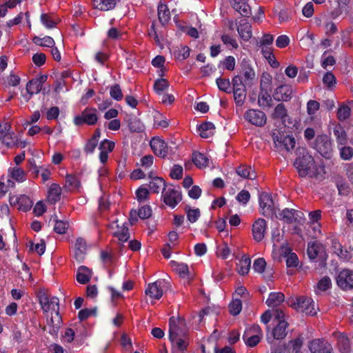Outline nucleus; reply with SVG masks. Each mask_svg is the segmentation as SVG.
I'll use <instances>...</instances> for the list:
<instances>
[{"label": "nucleus", "instance_id": "obj_1", "mask_svg": "<svg viewBox=\"0 0 353 353\" xmlns=\"http://www.w3.org/2000/svg\"><path fill=\"white\" fill-rule=\"evenodd\" d=\"M299 176L322 181L325 178V170L323 160L319 156H299L294 161Z\"/></svg>", "mask_w": 353, "mask_h": 353}, {"label": "nucleus", "instance_id": "obj_2", "mask_svg": "<svg viewBox=\"0 0 353 353\" xmlns=\"http://www.w3.org/2000/svg\"><path fill=\"white\" fill-rule=\"evenodd\" d=\"M288 303L297 312L310 316L316 314L315 304L311 298L302 296L288 301Z\"/></svg>", "mask_w": 353, "mask_h": 353}, {"label": "nucleus", "instance_id": "obj_3", "mask_svg": "<svg viewBox=\"0 0 353 353\" xmlns=\"http://www.w3.org/2000/svg\"><path fill=\"white\" fill-rule=\"evenodd\" d=\"M188 328L184 317L172 316L169 319V339L176 336H188Z\"/></svg>", "mask_w": 353, "mask_h": 353}, {"label": "nucleus", "instance_id": "obj_4", "mask_svg": "<svg viewBox=\"0 0 353 353\" xmlns=\"http://www.w3.org/2000/svg\"><path fill=\"white\" fill-rule=\"evenodd\" d=\"M259 202L262 215L268 218H272L276 214L274 203L270 193L261 192L259 196Z\"/></svg>", "mask_w": 353, "mask_h": 353}, {"label": "nucleus", "instance_id": "obj_5", "mask_svg": "<svg viewBox=\"0 0 353 353\" xmlns=\"http://www.w3.org/2000/svg\"><path fill=\"white\" fill-rule=\"evenodd\" d=\"M307 253L310 260H314L318 258L321 261V265L323 266L325 265L327 254L322 243L317 241L308 243Z\"/></svg>", "mask_w": 353, "mask_h": 353}, {"label": "nucleus", "instance_id": "obj_6", "mask_svg": "<svg viewBox=\"0 0 353 353\" xmlns=\"http://www.w3.org/2000/svg\"><path fill=\"white\" fill-rule=\"evenodd\" d=\"M161 197L165 205L172 208H174L182 200V194L180 188L176 189L172 185L166 187L164 191H162Z\"/></svg>", "mask_w": 353, "mask_h": 353}, {"label": "nucleus", "instance_id": "obj_7", "mask_svg": "<svg viewBox=\"0 0 353 353\" xmlns=\"http://www.w3.org/2000/svg\"><path fill=\"white\" fill-rule=\"evenodd\" d=\"M262 335L263 333L260 326L256 324L245 330L242 339L248 347H254L259 344Z\"/></svg>", "mask_w": 353, "mask_h": 353}, {"label": "nucleus", "instance_id": "obj_8", "mask_svg": "<svg viewBox=\"0 0 353 353\" xmlns=\"http://www.w3.org/2000/svg\"><path fill=\"white\" fill-rule=\"evenodd\" d=\"M272 136L275 146L281 151L285 150L290 152L295 147V139L292 136L281 135L278 131H274Z\"/></svg>", "mask_w": 353, "mask_h": 353}, {"label": "nucleus", "instance_id": "obj_9", "mask_svg": "<svg viewBox=\"0 0 353 353\" xmlns=\"http://www.w3.org/2000/svg\"><path fill=\"white\" fill-rule=\"evenodd\" d=\"M170 283L164 279H159L153 283H149L145 290L146 295L150 299L159 300L163 294L165 288H168Z\"/></svg>", "mask_w": 353, "mask_h": 353}, {"label": "nucleus", "instance_id": "obj_10", "mask_svg": "<svg viewBox=\"0 0 353 353\" xmlns=\"http://www.w3.org/2000/svg\"><path fill=\"white\" fill-rule=\"evenodd\" d=\"M98 121L97 110L96 108H87L80 115H77L74 119V123L77 125L87 124L93 125Z\"/></svg>", "mask_w": 353, "mask_h": 353}, {"label": "nucleus", "instance_id": "obj_11", "mask_svg": "<svg viewBox=\"0 0 353 353\" xmlns=\"http://www.w3.org/2000/svg\"><path fill=\"white\" fill-rule=\"evenodd\" d=\"M232 85L233 88L234 99L238 106H241L245 101L246 96V90L242 79L239 75L235 76L232 79Z\"/></svg>", "mask_w": 353, "mask_h": 353}, {"label": "nucleus", "instance_id": "obj_12", "mask_svg": "<svg viewBox=\"0 0 353 353\" xmlns=\"http://www.w3.org/2000/svg\"><path fill=\"white\" fill-rule=\"evenodd\" d=\"M288 325L289 324L286 321L277 322L270 334H267L266 339L268 343L272 344L274 340H282L285 339L288 333L287 328Z\"/></svg>", "mask_w": 353, "mask_h": 353}, {"label": "nucleus", "instance_id": "obj_13", "mask_svg": "<svg viewBox=\"0 0 353 353\" xmlns=\"http://www.w3.org/2000/svg\"><path fill=\"white\" fill-rule=\"evenodd\" d=\"M245 119L250 123L261 127L266 123L267 117L265 114L261 110L250 109L244 114Z\"/></svg>", "mask_w": 353, "mask_h": 353}, {"label": "nucleus", "instance_id": "obj_14", "mask_svg": "<svg viewBox=\"0 0 353 353\" xmlns=\"http://www.w3.org/2000/svg\"><path fill=\"white\" fill-rule=\"evenodd\" d=\"M311 353H332V344L323 339H315L311 341L308 345Z\"/></svg>", "mask_w": 353, "mask_h": 353}, {"label": "nucleus", "instance_id": "obj_15", "mask_svg": "<svg viewBox=\"0 0 353 353\" xmlns=\"http://www.w3.org/2000/svg\"><path fill=\"white\" fill-rule=\"evenodd\" d=\"M336 283L343 290L353 289V271L347 269L341 270L336 278Z\"/></svg>", "mask_w": 353, "mask_h": 353}, {"label": "nucleus", "instance_id": "obj_16", "mask_svg": "<svg viewBox=\"0 0 353 353\" xmlns=\"http://www.w3.org/2000/svg\"><path fill=\"white\" fill-rule=\"evenodd\" d=\"M150 145L152 150L155 154H162L163 153H175L172 147H169L167 143L159 137H154L151 139Z\"/></svg>", "mask_w": 353, "mask_h": 353}, {"label": "nucleus", "instance_id": "obj_17", "mask_svg": "<svg viewBox=\"0 0 353 353\" xmlns=\"http://www.w3.org/2000/svg\"><path fill=\"white\" fill-rule=\"evenodd\" d=\"M336 339V347L341 353H350L352 345L350 339L344 332H334Z\"/></svg>", "mask_w": 353, "mask_h": 353}, {"label": "nucleus", "instance_id": "obj_18", "mask_svg": "<svg viewBox=\"0 0 353 353\" xmlns=\"http://www.w3.org/2000/svg\"><path fill=\"white\" fill-rule=\"evenodd\" d=\"M170 341L172 343L173 353H186L190 345L188 336H176Z\"/></svg>", "mask_w": 353, "mask_h": 353}, {"label": "nucleus", "instance_id": "obj_19", "mask_svg": "<svg viewBox=\"0 0 353 353\" xmlns=\"http://www.w3.org/2000/svg\"><path fill=\"white\" fill-rule=\"evenodd\" d=\"M267 223L265 219L259 218L255 221L252 225L253 239L257 242L261 241L264 238Z\"/></svg>", "mask_w": 353, "mask_h": 353}, {"label": "nucleus", "instance_id": "obj_20", "mask_svg": "<svg viewBox=\"0 0 353 353\" xmlns=\"http://www.w3.org/2000/svg\"><path fill=\"white\" fill-rule=\"evenodd\" d=\"M292 88L288 85H281L275 89L273 97L278 101H287L291 99Z\"/></svg>", "mask_w": 353, "mask_h": 353}, {"label": "nucleus", "instance_id": "obj_21", "mask_svg": "<svg viewBox=\"0 0 353 353\" xmlns=\"http://www.w3.org/2000/svg\"><path fill=\"white\" fill-rule=\"evenodd\" d=\"M148 178L150 179L149 182V188L153 193H159L161 188H163V191L166 188V183L165 180L159 176H154V174H149Z\"/></svg>", "mask_w": 353, "mask_h": 353}, {"label": "nucleus", "instance_id": "obj_22", "mask_svg": "<svg viewBox=\"0 0 353 353\" xmlns=\"http://www.w3.org/2000/svg\"><path fill=\"white\" fill-rule=\"evenodd\" d=\"M230 4L243 17H249L251 14L250 6L243 0H230Z\"/></svg>", "mask_w": 353, "mask_h": 353}, {"label": "nucleus", "instance_id": "obj_23", "mask_svg": "<svg viewBox=\"0 0 353 353\" xmlns=\"http://www.w3.org/2000/svg\"><path fill=\"white\" fill-rule=\"evenodd\" d=\"M86 243L83 238H78L76 241L74 250V256L77 261L82 262L85 256Z\"/></svg>", "mask_w": 353, "mask_h": 353}, {"label": "nucleus", "instance_id": "obj_24", "mask_svg": "<svg viewBox=\"0 0 353 353\" xmlns=\"http://www.w3.org/2000/svg\"><path fill=\"white\" fill-rule=\"evenodd\" d=\"M92 271L85 265H81L77 270L76 279L80 284H87L90 282Z\"/></svg>", "mask_w": 353, "mask_h": 353}, {"label": "nucleus", "instance_id": "obj_25", "mask_svg": "<svg viewBox=\"0 0 353 353\" xmlns=\"http://www.w3.org/2000/svg\"><path fill=\"white\" fill-rule=\"evenodd\" d=\"M299 214H302L300 211L294 209L285 208L279 213V219L286 223H292L297 220Z\"/></svg>", "mask_w": 353, "mask_h": 353}, {"label": "nucleus", "instance_id": "obj_26", "mask_svg": "<svg viewBox=\"0 0 353 353\" xmlns=\"http://www.w3.org/2000/svg\"><path fill=\"white\" fill-rule=\"evenodd\" d=\"M237 31L241 38L248 41L252 37V26L247 21H241L237 26Z\"/></svg>", "mask_w": 353, "mask_h": 353}, {"label": "nucleus", "instance_id": "obj_27", "mask_svg": "<svg viewBox=\"0 0 353 353\" xmlns=\"http://www.w3.org/2000/svg\"><path fill=\"white\" fill-rule=\"evenodd\" d=\"M62 323V319L59 312H55L54 316H52L48 322L50 327L49 334L52 336H57Z\"/></svg>", "mask_w": 353, "mask_h": 353}, {"label": "nucleus", "instance_id": "obj_28", "mask_svg": "<svg viewBox=\"0 0 353 353\" xmlns=\"http://www.w3.org/2000/svg\"><path fill=\"white\" fill-rule=\"evenodd\" d=\"M153 164V156H142L139 161L136 163V166L145 170L149 176L150 172L154 174Z\"/></svg>", "mask_w": 353, "mask_h": 353}, {"label": "nucleus", "instance_id": "obj_29", "mask_svg": "<svg viewBox=\"0 0 353 353\" xmlns=\"http://www.w3.org/2000/svg\"><path fill=\"white\" fill-rule=\"evenodd\" d=\"M285 301V295L280 292H274L269 294L265 304L270 307H277Z\"/></svg>", "mask_w": 353, "mask_h": 353}, {"label": "nucleus", "instance_id": "obj_30", "mask_svg": "<svg viewBox=\"0 0 353 353\" xmlns=\"http://www.w3.org/2000/svg\"><path fill=\"white\" fill-rule=\"evenodd\" d=\"M240 176L244 179H254L256 177V173L252 169L251 166L241 165L239 166L236 170L235 174H232L231 176Z\"/></svg>", "mask_w": 353, "mask_h": 353}, {"label": "nucleus", "instance_id": "obj_31", "mask_svg": "<svg viewBox=\"0 0 353 353\" xmlns=\"http://www.w3.org/2000/svg\"><path fill=\"white\" fill-rule=\"evenodd\" d=\"M198 130L201 137L207 139L214 135L215 126L212 122H204L198 127Z\"/></svg>", "mask_w": 353, "mask_h": 353}, {"label": "nucleus", "instance_id": "obj_32", "mask_svg": "<svg viewBox=\"0 0 353 353\" xmlns=\"http://www.w3.org/2000/svg\"><path fill=\"white\" fill-rule=\"evenodd\" d=\"M117 0H93L92 6L95 9L108 11L114 8Z\"/></svg>", "mask_w": 353, "mask_h": 353}, {"label": "nucleus", "instance_id": "obj_33", "mask_svg": "<svg viewBox=\"0 0 353 353\" xmlns=\"http://www.w3.org/2000/svg\"><path fill=\"white\" fill-rule=\"evenodd\" d=\"M251 259L246 255H243L242 258L236 263V270L238 273L242 276L247 274L250 269Z\"/></svg>", "mask_w": 353, "mask_h": 353}, {"label": "nucleus", "instance_id": "obj_34", "mask_svg": "<svg viewBox=\"0 0 353 353\" xmlns=\"http://www.w3.org/2000/svg\"><path fill=\"white\" fill-rule=\"evenodd\" d=\"M283 256L286 258V265L288 268H296L299 265V259L294 252H292L290 248H285Z\"/></svg>", "mask_w": 353, "mask_h": 353}, {"label": "nucleus", "instance_id": "obj_35", "mask_svg": "<svg viewBox=\"0 0 353 353\" xmlns=\"http://www.w3.org/2000/svg\"><path fill=\"white\" fill-rule=\"evenodd\" d=\"M8 175L10 178L19 183L23 182L26 179L24 170L18 166L10 168L8 169Z\"/></svg>", "mask_w": 353, "mask_h": 353}, {"label": "nucleus", "instance_id": "obj_36", "mask_svg": "<svg viewBox=\"0 0 353 353\" xmlns=\"http://www.w3.org/2000/svg\"><path fill=\"white\" fill-rule=\"evenodd\" d=\"M274 119H280L283 123L286 125V118L288 117V112L285 105L283 103L278 104L272 114Z\"/></svg>", "mask_w": 353, "mask_h": 353}, {"label": "nucleus", "instance_id": "obj_37", "mask_svg": "<svg viewBox=\"0 0 353 353\" xmlns=\"http://www.w3.org/2000/svg\"><path fill=\"white\" fill-rule=\"evenodd\" d=\"M50 220L54 222V231L59 234H65L68 227V223L67 221L59 220L56 214L51 216Z\"/></svg>", "mask_w": 353, "mask_h": 353}, {"label": "nucleus", "instance_id": "obj_38", "mask_svg": "<svg viewBox=\"0 0 353 353\" xmlns=\"http://www.w3.org/2000/svg\"><path fill=\"white\" fill-rule=\"evenodd\" d=\"M61 188L57 183H52L48 190V200L52 203H55L61 199Z\"/></svg>", "mask_w": 353, "mask_h": 353}, {"label": "nucleus", "instance_id": "obj_39", "mask_svg": "<svg viewBox=\"0 0 353 353\" xmlns=\"http://www.w3.org/2000/svg\"><path fill=\"white\" fill-rule=\"evenodd\" d=\"M42 86L39 85V83H37V81L34 79L30 81L26 85V90L28 92V96H24L26 100L28 101L30 99L31 97L34 94L39 93L41 90Z\"/></svg>", "mask_w": 353, "mask_h": 353}, {"label": "nucleus", "instance_id": "obj_40", "mask_svg": "<svg viewBox=\"0 0 353 353\" xmlns=\"http://www.w3.org/2000/svg\"><path fill=\"white\" fill-rule=\"evenodd\" d=\"M158 17L159 21L163 24L168 22V21L170 19V10L168 6L162 2H160L158 6Z\"/></svg>", "mask_w": 353, "mask_h": 353}, {"label": "nucleus", "instance_id": "obj_41", "mask_svg": "<svg viewBox=\"0 0 353 353\" xmlns=\"http://www.w3.org/2000/svg\"><path fill=\"white\" fill-rule=\"evenodd\" d=\"M261 52L264 58L272 68H278L279 66V63L276 60L272 50L270 48L262 47Z\"/></svg>", "mask_w": 353, "mask_h": 353}, {"label": "nucleus", "instance_id": "obj_42", "mask_svg": "<svg viewBox=\"0 0 353 353\" xmlns=\"http://www.w3.org/2000/svg\"><path fill=\"white\" fill-rule=\"evenodd\" d=\"M114 236L120 241L127 242L130 239V232L126 224L123 223L121 227H118V230L114 232Z\"/></svg>", "mask_w": 353, "mask_h": 353}, {"label": "nucleus", "instance_id": "obj_43", "mask_svg": "<svg viewBox=\"0 0 353 353\" xmlns=\"http://www.w3.org/2000/svg\"><path fill=\"white\" fill-rule=\"evenodd\" d=\"M269 90H261L258 97V104L261 107L271 105L272 98Z\"/></svg>", "mask_w": 353, "mask_h": 353}, {"label": "nucleus", "instance_id": "obj_44", "mask_svg": "<svg viewBox=\"0 0 353 353\" xmlns=\"http://www.w3.org/2000/svg\"><path fill=\"white\" fill-rule=\"evenodd\" d=\"M331 143L326 137H321L317 139V151L320 154H325L328 152V148Z\"/></svg>", "mask_w": 353, "mask_h": 353}, {"label": "nucleus", "instance_id": "obj_45", "mask_svg": "<svg viewBox=\"0 0 353 353\" xmlns=\"http://www.w3.org/2000/svg\"><path fill=\"white\" fill-rule=\"evenodd\" d=\"M37 298L42 310L47 312L50 310L49 297L45 290H39L37 293Z\"/></svg>", "mask_w": 353, "mask_h": 353}, {"label": "nucleus", "instance_id": "obj_46", "mask_svg": "<svg viewBox=\"0 0 353 353\" xmlns=\"http://www.w3.org/2000/svg\"><path fill=\"white\" fill-rule=\"evenodd\" d=\"M185 212L187 215L188 220L191 223H194L201 216V212L199 208L192 209L190 206L186 205L185 208Z\"/></svg>", "mask_w": 353, "mask_h": 353}, {"label": "nucleus", "instance_id": "obj_47", "mask_svg": "<svg viewBox=\"0 0 353 353\" xmlns=\"http://www.w3.org/2000/svg\"><path fill=\"white\" fill-rule=\"evenodd\" d=\"M272 76L268 73H263L261 78L260 82V90H272Z\"/></svg>", "mask_w": 353, "mask_h": 353}, {"label": "nucleus", "instance_id": "obj_48", "mask_svg": "<svg viewBox=\"0 0 353 353\" xmlns=\"http://www.w3.org/2000/svg\"><path fill=\"white\" fill-rule=\"evenodd\" d=\"M17 139V137L14 135V134L10 132L7 134H6L3 135V137H0V141L8 148H13L16 145Z\"/></svg>", "mask_w": 353, "mask_h": 353}, {"label": "nucleus", "instance_id": "obj_49", "mask_svg": "<svg viewBox=\"0 0 353 353\" xmlns=\"http://www.w3.org/2000/svg\"><path fill=\"white\" fill-rule=\"evenodd\" d=\"M115 143L114 141L108 139L103 140L99 145V150H101L100 154H108L112 152Z\"/></svg>", "mask_w": 353, "mask_h": 353}, {"label": "nucleus", "instance_id": "obj_50", "mask_svg": "<svg viewBox=\"0 0 353 353\" xmlns=\"http://www.w3.org/2000/svg\"><path fill=\"white\" fill-rule=\"evenodd\" d=\"M229 312L232 316L238 315L242 310V302L239 299L232 300L229 304Z\"/></svg>", "mask_w": 353, "mask_h": 353}, {"label": "nucleus", "instance_id": "obj_51", "mask_svg": "<svg viewBox=\"0 0 353 353\" xmlns=\"http://www.w3.org/2000/svg\"><path fill=\"white\" fill-rule=\"evenodd\" d=\"M219 89L227 93L231 92L232 82L228 79L217 78L216 81Z\"/></svg>", "mask_w": 353, "mask_h": 353}, {"label": "nucleus", "instance_id": "obj_52", "mask_svg": "<svg viewBox=\"0 0 353 353\" xmlns=\"http://www.w3.org/2000/svg\"><path fill=\"white\" fill-rule=\"evenodd\" d=\"M192 159L194 165L199 169L205 168L209 164L208 156H192Z\"/></svg>", "mask_w": 353, "mask_h": 353}, {"label": "nucleus", "instance_id": "obj_53", "mask_svg": "<svg viewBox=\"0 0 353 353\" xmlns=\"http://www.w3.org/2000/svg\"><path fill=\"white\" fill-rule=\"evenodd\" d=\"M19 209L23 212H27L32 206V202L29 197L26 196H21L18 201Z\"/></svg>", "mask_w": 353, "mask_h": 353}, {"label": "nucleus", "instance_id": "obj_54", "mask_svg": "<svg viewBox=\"0 0 353 353\" xmlns=\"http://www.w3.org/2000/svg\"><path fill=\"white\" fill-rule=\"evenodd\" d=\"M334 134L336 137L338 142L343 145L346 141V133L342 126L337 125L334 128Z\"/></svg>", "mask_w": 353, "mask_h": 353}, {"label": "nucleus", "instance_id": "obj_55", "mask_svg": "<svg viewBox=\"0 0 353 353\" xmlns=\"http://www.w3.org/2000/svg\"><path fill=\"white\" fill-rule=\"evenodd\" d=\"M323 83L327 88L332 89L336 83L334 75L330 72H326L323 77Z\"/></svg>", "mask_w": 353, "mask_h": 353}, {"label": "nucleus", "instance_id": "obj_56", "mask_svg": "<svg viewBox=\"0 0 353 353\" xmlns=\"http://www.w3.org/2000/svg\"><path fill=\"white\" fill-rule=\"evenodd\" d=\"M172 263L175 266L176 270L178 272L180 276L185 277L189 275V268L186 263L176 261H172Z\"/></svg>", "mask_w": 353, "mask_h": 353}, {"label": "nucleus", "instance_id": "obj_57", "mask_svg": "<svg viewBox=\"0 0 353 353\" xmlns=\"http://www.w3.org/2000/svg\"><path fill=\"white\" fill-rule=\"evenodd\" d=\"M34 42L37 45L46 47H52L54 44L53 39L48 36H46L43 38L35 37L34 38Z\"/></svg>", "mask_w": 353, "mask_h": 353}, {"label": "nucleus", "instance_id": "obj_58", "mask_svg": "<svg viewBox=\"0 0 353 353\" xmlns=\"http://www.w3.org/2000/svg\"><path fill=\"white\" fill-rule=\"evenodd\" d=\"M110 94L112 98L117 101H121L123 97L121 87L118 84H114L110 87Z\"/></svg>", "mask_w": 353, "mask_h": 353}, {"label": "nucleus", "instance_id": "obj_59", "mask_svg": "<svg viewBox=\"0 0 353 353\" xmlns=\"http://www.w3.org/2000/svg\"><path fill=\"white\" fill-rule=\"evenodd\" d=\"M30 250L36 251L39 255L41 256L46 250L45 241L43 239H41L40 243L36 244L30 241Z\"/></svg>", "mask_w": 353, "mask_h": 353}, {"label": "nucleus", "instance_id": "obj_60", "mask_svg": "<svg viewBox=\"0 0 353 353\" xmlns=\"http://www.w3.org/2000/svg\"><path fill=\"white\" fill-rule=\"evenodd\" d=\"M168 88V83L165 79H157L154 84V89L158 94H161Z\"/></svg>", "mask_w": 353, "mask_h": 353}, {"label": "nucleus", "instance_id": "obj_61", "mask_svg": "<svg viewBox=\"0 0 353 353\" xmlns=\"http://www.w3.org/2000/svg\"><path fill=\"white\" fill-rule=\"evenodd\" d=\"M343 4H341L340 3H338L336 6L335 8H331L330 10V17L333 19H336L338 18L341 14H342L344 8H345L344 2H343Z\"/></svg>", "mask_w": 353, "mask_h": 353}, {"label": "nucleus", "instance_id": "obj_62", "mask_svg": "<svg viewBox=\"0 0 353 353\" xmlns=\"http://www.w3.org/2000/svg\"><path fill=\"white\" fill-rule=\"evenodd\" d=\"M149 190L143 186L139 187L136 191V197L137 201L141 203L145 201L149 196Z\"/></svg>", "mask_w": 353, "mask_h": 353}, {"label": "nucleus", "instance_id": "obj_63", "mask_svg": "<svg viewBox=\"0 0 353 353\" xmlns=\"http://www.w3.org/2000/svg\"><path fill=\"white\" fill-rule=\"evenodd\" d=\"M183 170L181 165H174L172 168L170 176L176 180H179L183 177Z\"/></svg>", "mask_w": 353, "mask_h": 353}, {"label": "nucleus", "instance_id": "obj_64", "mask_svg": "<svg viewBox=\"0 0 353 353\" xmlns=\"http://www.w3.org/2000/svg\"><path fill=\"white\" fill-rule=\"evenodd\" d=\"M41 21L47 28H52L57 24V21L47 14H41Z\"/></svg>", "mask_w": 353, "mask_h": 353}]
</instances>
